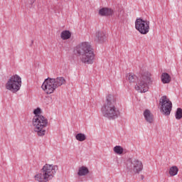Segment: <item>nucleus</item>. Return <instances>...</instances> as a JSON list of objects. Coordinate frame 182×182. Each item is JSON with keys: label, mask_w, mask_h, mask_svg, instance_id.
<instances>
[{"label": "nucleus", "mask_w": 182, "mask_h": 182, "mask_svg": "<svg viewBox=\"0 0 182 182\" xmlns=\"http://www.w3.org/2000/svg\"><path fill=\"white\" fill-rule=\"evenodd\" d=\"M74 53L79 56L82 63L85 65H93L95 60V52L89 43H82L74 49Z\"/></svg>", "instance_id": "1"}, {"label": "nucleus", "mask_w": 182, "mask_h": 182, "mask_svg": "<svg viewBox=\"0 0 182 182\" xmlns=\"http://www.w3.org/2000/svg\"><path fill=\"white\" fill-rule=\"evenodd\" d=\"M101 112L104 117L109 120L117 119L120 116L119 109L116 107V97L113 95H108L105 102L101 108Z\"/></svg>", "instance_id": "2"}, {"label": "nucleus", "mask_w": 182, "mask_h": 182, "mask_svg": "<svg viewBox=\"0 0 182 182\" xmlns=\"http://www.w3.org/2000/svg\"><path fill=\"white\" fill-rule=\"evenodd\" d=\"M41 108L38 107L33 110L35 116L33 118V126H34V132L37 133L38 136H42L46 134V129L48 126V119L40 114Z\"/></svg>", "instance_id": "3"}, {"label": "nucleus", "mask_w": 182, "mask_h": 182, "mask_svg": "<svg viewBox=\"0 0 182 182\" xmlns=\"http://www.w3.org/2000/svg\"><path fill=\"white\" fill-rule=\"evenodd\" d=\"M56 171H58V166L46 164L40 171V173L34 176V178L36 181L48 182L55 177Z\"/></svg>", "instance_id": "4"}, {"label": "nucleus", "mask_w": 182, "mask_h": 182, "mask_svg": "<svg viewBox=\"0 0 182 182\" xmlns=\"http://www.w3.org/2000/svg\"><path fill=\"white\" fill-rule=\"evenodd\" d=\"M66 83V80L63 77H57L56 78L48 77L45 80L41 87L43 90H45L47 95H50L53 93L58 87L65 85Z\"/></svg>", "instance_id": "5"}, {"label": "nucleus", "mask_w": 182, "mask_h": 182, "mask_svg": "<svg viewBox=\"0 0 182 182\" xmlns=\"http://www.w3.org/2000/svg\"><path fill=\"white\" fill-rule=\"evenodd\" d=\"M153 83V79L151 78V73L149 71H145L141 73L138 82L135 86L136 90L141 93H146L149 90V85Z\"/></svg>", "instance_id": "6"}, {"label": "nucleus", "mask_w": 182, "mask_h": 182, "mask_svg": "<svg viewBox=\"0 0 182 182\" xmlns=\"http://www.w3.org/2000/svg\"><path fill=\"white\" fill-rule=\"evenodd\" d=\"M5 86L7 90H10L12 93H16L22 86V79L18 75H13L7 80Z\"/></svg>", "instance_id": "7"}, {"label": "nucleus", "mask_w": 182, "mask_h": 182, "mask_svg": "<svg viewBox=\"0 0 182 182\" xmlns=\"http://www.w3.org/2000/svg\"><path fill=\"white\" fill-rule=\"evenodd\" d=\"M127 169L129 173L140 174V171H143V162L139 159H129L127 161Z\"/></svg>", "instance_id": "8"}, {"label": "nucleus", "mask_w": 182, "mask_h": 182, "mask_svg": "<svg viewBox=\"0 0 182 182\" xmlns=\"http://www.w3.org/2000/svg\"><path fill=\"white\" fill-rule=\"evenodd\" d=\"M135 28L141 35H147V33L150 31V21L141 18H136Z\"/></svg>", "instance_id": "9"}, {"label": "nucleus", "mask_w": 182, "mask_h": 182, "mask_svg": "<svg viewBox=\"0 0 182 182\" xmlns=\"http://www.w3.org/2000/svg\"><path fill=\"white\" fill-rule=\"evenodd\" d=\"M159 103L161 105V113L165 116H170L171 109H173V103H171V101L167 98V96L164 95L159 100Z\"/></svg>", "instance_id": "10"}, {"label": "nucleus", "mask_w": 182, "mask_h": 182, "mask_svg": "<svg viewBox=\"0 0 182 182\" xmlns=\"http://www.w3.org/2000/svg\"><path fill=\"white\" fill-rule=\"evenodd\" d=\"M106 41V33L103 31H97L95 34V41L97 43H103Z\"/></svg>", "instance_id": "11"}, {"label": "nucleus", "mask_w": 182, "mask_h": 182, "mask_svg": "<svg viewBox=\"0 0 182 182\" xmlns=\"http://www.w3.org/2000/svg\"><path fill=\"white\" fill-rule=\"evenodd\" d=\"M144 117L147 123H153L154 122V117L150 110L145 109L144 112Z\"/></svg>", "instance_id": "12"}, {"label": "nucleus", "mask_w": 182, "mask_h": 182, "mask_svg": "<svg viewBox=\"0 0 182 182\" xmlns=\"http://www.w3.org/2000/svg\"><path fill=\"white\" fill-rule=\"evenodd\" d=\"M89 173H90L89 168L85 166H82L79 168L77 176H79V177H83L85 176H87Z\"/></svg>", "instance_id": "13"}, {"label": "nucleus", "mask_w": 182, "mask_h": 182, "mask_svg": "<svg viewBox=\"0 0 182 182\" xmlns=\"http://www.w3.org/2000/svg\"><path fill=\"white\" fill-rule=\"evenodd\" d=\"M99 14L101 16H110L113 14V11L110 9L102 8L99 11Z\"/></svg>", "instance_id": "14"}, {"label": "nucleus", "mask_w": 182, "mask_h": 182, "mask_svg": "<svg viewBox=\"0 0 182 182\" xmlns=\"http://www.w3.org/2000/svg\"><path fill=\"white\" fill-rule=\"evenodd\" d=\"M162 83L167 84L171 82V77L167 73H163L161 76Z\"/></svg>", "instance_id": "15"}, {"label": "nucleus", "mask_w": 182, "mask_h": 182, "mask_svg": "<svg viewBox=\"0 0 182 182\" xmlns=\"http://www.w3.org/2000/svg\"><path fill=\"white\" fill-rule=\"evenodd\" d=\"M70 36H72V33L68 30L63 31L60 33V38L63 41L70 39Z\"/></svg>", "instance_id": "16"}, {"label": "nucleus", "mask_w": 182, "mask_h": 182, "mask_svg": "<svg viewBox=\"0 0 182 182\" xmlns=\"http://www.w3.org/2000/svg\"><path fill=\"white\" fill-rule=\"evenodd\" d=\"M113 151L115 154H118L119 156H122L123 153H124V149L122 147V146L117 145L113 148Z\"/></svg>", "instance_id": "17"}, {"label": "nucleus", "mask_w": 182, "mask_h": 182, "mask_svg": "<svg viewBox=\"0 0 182 182\" xmlns=\"http://www.w3.org/2000/svg\"><path fill=\"white\" fill-rule=\"evenodd\" d=\"M127 79L129 80L130 83H134L137 80V76L133 73H129L127 75Z\"/></svg>", "instance_id": "18"}, {"label": "nucleus", "mask_w": 182, "mask_h": 182, "mask_svg": "<svg viewBox=\"0 0 182 182\" xmlns=\"http://www.w3.org/2000/svg\"><path fill=\"white\" fill-rule=\"evenodd\" d=\"M75 139L77 141H85V140H86V134L78 133L75 135Z\"/></svg>", "instance_id": "19"}, {"label": "nucleus", "mask_w": 182, "mask_h": 182, "mask_svg": "<svg viewBox=\"0 0 182 182\" xmlns=\"http://www.w3.org/2000/svg\"><path fill=\"white\" fill-rule=\"evenodd\" d=\"M178 173V168L177 166H172L169 169V174L170 176H177Z\"/></svg>", "instance_id": "20"}, {"label": "nucleus", "mask_w": 182, "mask_h": 182, "mask_svg": "<svg viewBox=\"0 0 182 182\" xmlns=\"http://www.w3.org/2000/svg\"><path fill=\"white\" fill-rule=\"evenodd\" d=\"M175 117L177 120H181L182 119V109L181 108H177Z\"/></svg>", "instance_id": "21"}, {"label": "nucleus", "mask_w": 182, "mask_h": 182, "mask_svg": "<svg viewBox=\"0 0 182 182\" xmlns=\"http://www.w3.org/2000/svg\"><path fill=\"white\" fill-rule=\"evenodd\" d=\"M32 43H33V41H32Z\"/></svg>", "instance_id": "22"}]
</instances>
